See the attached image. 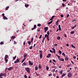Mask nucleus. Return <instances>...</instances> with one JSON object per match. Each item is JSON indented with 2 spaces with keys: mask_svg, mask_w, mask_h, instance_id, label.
Returning <instances> with one entry per match:
<instances>
[{
  "mask_svg": "<svg viewBox=\"0 0 78 78\" xmlns=\"http://www.w3.org/2000/svg\"><path fill=\"white\" fill-rule=\"evenodd\" d=\"M42 50H40L39 51V53H40V59H42Z\"/></svg>",
  "mask_w": 78,
  "mask_h": 78,
  "instance_id": "f257e3e1",
  "label": "nucleus"
},
{
  "mask_svg": "<svg viewBox=\"0 0 78 78\" xmlns=\"http://www.w3.org/2000/svg\"><path fill=\"white\" fill-rule=\"evenodd\" d=\"M25 70L27 72V73H30V68H25Z\"/></svg>",
  "mask_w": 78,
  "mask_h": 78,
  "instance_id": "f03ea898",
  "label": "nucleus"
},
{
  "mask_svg": "<svg viewBox=\"0 0 78 78\" xmlns=\"http://www.w3.org/2000/svg\"><path fill=\"white\" fill-rule=\"evenodd\" d=\"M6 73H1L0 74V77H1V76H6Z\"/></svg>",
  "mask_w": 78,
  "mask_h": 78,
  "instance_id": "7ed1b4c3",
  "label": "nucleus"
},
{
  "mask_svg": "<svg viewBox=\"0 0 78 78\" xmlns=\"http://www.w3.org/2000/svg\"><path fill=\"white\" fill-rule=\"evenodd\" d=\"M28 62L29 66H33V62H31V61H29Z\"/></svg>",
  "mask_w": 78,
  "mask_h": 78,
  "instance_id": "20e7f679",
  "label": "nucleus"
},
{
  "mask_svg": "<svg viewBox=\"0 0 78 78\" xmlns=\"http://www.w3.org/2000/svg\"><path fill=\"white\" fill-rule=\"evenodd\" d=\"M19 62V58H17L16 60H15L14 61V64H16V63H18Z\"/></svg>",
  "mask_w": 78,
  "mask_h": 78,
  "instance_id": "39448f33",
  "label": "nucleus"
},
{
  "mask_svg": "<svg viewBox=\"0 0 78 78\" xmlns=\"http://www.w3.org/2000/svg\"><path fill=\"white\" fill-rule=\"evenodd\" d=\"M2 16H3V19H5V18H6V20H8V18L6 17H5V14H4V13H3L2 14Z\"/></svg>",
  "mask_w": 78,
  "mask_h": 78,
  "instance_id": "423d86ee",
  "label": "nucleus"
},
{
  "mask_svg": "<svg viewBox=\"0 0 78 78\" xmlns=\"http://www.w3.org/2000/svg\"><path fill=\"white\" fill-rule=\"evenodd\" d=\"M72 76V74H71V73L70 72L68 73V76L69 78H70V77H71V76Z\"/></svg>",
  "mask_w": 78,
  "mask_h": 78,
  "instance_id": "0eeeda50",
  "label": "nucleus"
},
{
  "mask_svg": "<svg viewBox=\"0 0 78 78\" xmlns=\"http://www.w3.org/2000/svg\"><path fill=\"white\" fill-rule=\"evenodd\" d=\"M36 27H37L36 25H34V28H32V30H34L35 28H36Z\"/></svg>",
  "mask_w": 78,
  "mask_h": 78,
  "instance_id": "6e6552de",
  "label": "nucleus"
},
{
  "mask_svg": "<svg viewBox=\"0 0 78 78\" xmlns=\"http://www.w3.org/2000/svg\"><path fill=\"white\" fill-rule=\"evenodd\" d=\"M48 27H45L44 29V30H46L47 31V30H48Z\"/></svg>",
  "mask_w": 78,
  "mask_h": 78,
  "instance_id": "1a4fd4ad",
  "label": "nucleus"
},
{
  "mask_svg": "<svg viewBox=\"0 0 78 78\" xmlns=\"http://www.w3.org/2000/svg\"><path fill=\"white\" fill-rule=\"evenodd\" d=\"M27 55H28V54H27V53H25L24 54L23 57H24V58H26V57H27Z\"/></svg>",
  "mask_w": 78,
  "mask_h": 78,
  "instance_id": "9d476101",
  "label": "nucleus"
},
{
  "mask_svg": "<svg viewBox=\"0 0 78 78\" xmlns=\"http://www.w3.org/2000/svg\"><path fill=\"white\" fill-rule=\"evenodd\" d=\"M8 58V55H5L4 58V59H6Z\"/></svg>",
  "mask_w": 78,
  "mask_h": 78,
  "instance_id": "9b49d317",
  "label": "nucleus"
},
{
  "mask_svg": "<svg viewBox=\"0 0 78 78\" xmlns=\"http://www.w3.org/2000/svg\"><path fill=\"white\" fill-rule=\"evenodd\" d=\"M51 56V54H48V55L47 56V58H50V56Z\"/></svg>",
  "mask_w": 78,
  "mask_h": 78,
  "instance_id": "f8f14e48",
  "label": "nucleus"
},
{
  "mask_svg": "<svg viewBox=\"0 0 78 78\" xmlns=\"http://www.w3.org/2000/svg\"><path fill=\"white\" fill-rule=\"evenodd\" d=\"M59 59L60 61H62V62H64V59L63 58H60Z\"/></svg>",
  "mask_w": 78,
  "mask_h": 78,
  "instance_id": "ddd939ff",
  "label": "nucleus"
},
{
  "mask_svg": "<svg viewBox=\"0 0 78 78\" xmlns=\"http://www.w3.org/2000/svg\"><path fill=\"white\" fill-rule=\"evenodd\" d=\"M58 27L59 28V31H61V26H60V25H59Z\"/></svg>",
  "mask_w": 78,
  "mask_h": 78,
  "instance_id": "4468645a",
  "label": "nucleus"
},
{
  "mask_svg": "<svg viewBox=\"0 0 78 78\" xmlns=\"http://www.w3.org/2000/svg\"><path fill=\"white\" fill-rule=\"evenodd\" d=\"M52 22H53V20H51V21L49 22L48 23V24L50 25V24H51V23H52Z\"/></svg>",
  "mask_w": 78,
  "mask_h": 78,
  "instance_id": "2eb2a0df",
  "label": "nucleus"
},
{
  "mask_svg": "<svg viewBox=\"0 0 78 78\" xmlns=\"http://www.w3.org/2000/svg\"><path fill=\"white\" fill-rule=\"evenodd\" d=\"M27 63H26L25 62H24L23 63V64H22V66H26V64Z\"/></svg>",
  "mask_w": 78,
  "mask_h": 78,
  "instance_id": "dca6fc26",
  "label": "nucleus"
},
{
  "mask_svg": "<svg viewBox=\"0 0 78 78\" xmlns=\"http://www.w3.org/2000/svg\"><path fill=\"white\" fill-rule=\"evenodd\" d=\"M74 33H75V32L74 31H71L70 32V34H73Z\"/></svg>",
  "mask_w": 78,
  "mask_h": 78,
  "instance_id": "f3484780",
  "label": "nucleus"
},
{
  "mask_svg": "<svg viewBox=\"0 0 78 78\" xmlns=\"http://www.w3.org/2000/svg\"><path fill=\"white\" fill-rule=\"evenodd\" d=\"M57 40H59V39H61V37L60 36H58L57 37Z\"/></svg>",
  "mask_w": 78,
  "mask_h": 78,
  "instance_id": "a211bd4d",
  "label": "nucleus"
},
{
  "mask_svg": "<svg viewBox=\"0 0 78 78\" xmlns=\"http://www.w3.org/2000/svg\"><path fill=\"white\" fill-rule=\"evenodd\" d=\"M38 68L40 69H41L42 67H41V66L40 65H39Z\"/></svg>",
  "mask_w": 78,
  "mask_h": 78,
  "instance_id": "6ab92c4d",
  "label": "nucleus"
},
{
  "mask_svg": "<svg viewBox=\"0 0 78 78\" xmlns=\"http://www.w3.org/2000/svg\"><path fill=\"white\" fill-rule=\"evenodd\" d=\"M65 76H66V74L63 73L62 75V77H64Z\"/></svg>",
  "mask_w": 78,
  "mask_h": 78,
  "instance_id": "aec40b11",
  "label": "nucleus"
},
{
  "mask_svg": "<svg viewBox=\"0 0 78 78\" xmlns=\"http://www.w3.org/2000/svg\"><path fill=\"white\" fill-rule=\"evenodd\" d=\"M46 69L47 70H49V67L48 66H46Z\"/></svg>",
  "mask_w": 78,
  "mask_h": 78,
  "instance_id": "412c9836",
  "label": "nucleus"
},
{
  "mask_svg": "<svg viewBox=\"0 0 78 78\" xmlns=\"http://www.w3.org/2000/svg\"><path fill=\"white\" fill-rule=\"evenodd\" d=\"M76 27V25H75L74 27H71V29H74L75 28V27Z\"/></svg>",
  "mask_w": 78,
  "mask_h": 78,
  "instance_id": "4be33fe9",
  "label": "nucleus"
},
{
  "mask_svg": "<svg viewBox=\"0 0 78 78\" xmlns=\"http://www.w3.org/2000/svg\"><path fill=\"white\" fill-rule=\"evenodd\" d=\"M35 70H38V67L35 66Z\"/></svg>",
  "mask_w": 78,
  "mask_h": 78,
  "instance_id": "5701e85b",
  "label": "nucleus"
},
{
  "mask_svg": "<svg viewBox=\"0 0 78 78\" xmlns=\"http://www.w3.org/2000/svg\"><path fill=\"white\" fill-rule=\"evenodd\" d=\"M16 57H17V56L16 55L15 56V57H13V59L14 60H15L16 59Z\"/></svg>",
  "mask_w": 78,
  "mask_h": 78,
  "instance_id": "b1692460",
  "label": "nucleus"
},
{
  "mask_svg": "<svg viewBox=\"0 0 78 78\" xmlns=\"http://www.w3.org/2000/svg\"><path fill=\"white\" fill-rule=\"evenodd\" d=\"M71 47H72V48H75V46H73V44H71Z\"/></svg>",
  "mask_w": 78,
  "mask_h": 78,
  "instance_id": "393cba45",
  "label": "nucleus"
},
{
  "mask_svg": "<svg viewBox=\"0 0 78 78\" xmlns=\"http://www.w3.org/2000/svg\"><path fill=\"white\" fill-rule=\"evenodd\" d=\"M9 6H7L5 8V10H8V9H9Z\"/></svg>",
  "mask_w": 78,
  "mask_h": 78,
  "instance_id": "a878e982",
  "label": "nucleus"
},
{
  "mask_svg": "<svg viewBox=\"0 0 78 78\" xmlns=\"http://www.w3.org/2000/svg\"><path fill=\"white\" fill-rule=\"evenodd\" d=\"M65 60H66V61H68L69 60V58H67V57H66V58H65Z\"/></svg>",
  "mask_w": 78,
  "mask_h": 78,
  "instance_id": "bb28decb",
  "label": "nucleus"
},
{
  "mask_svg": "<svg viewBox=\"0 0 78 78\" xmlns=\"http://www.w3.org/2000/svg\"><path fill=\"white\" fill-rule=\"evenodd\" d=\"M59 22V20H58L56 22V25H58V22Z\"/></svg>",
  "mask_w": 78,
  "mask_h": 78,
  "instance_id": "cd10ccee",
  "label": "nucleus"
},
{
  "mask_svg": "<svg viewBox=\"0 0 78 78\" xmlns=\"http://www.w3.org/2000/svg\"><path fill=\"white\" fill-rule=\"evenodd\" d=\"M25 7H27V6H29V5L25 4Z\"/></svg>",
  "mask_w": 78,
  "mask_h": 78,
  "instance_id": "c85d7f7f",
  "label": "nucleus"
},
{
  "mask_svg": "<svg viewBox=\"0 0 78 78\" xmlns=\"http://www.w3.org/2000/svg\"><path fill=\"white\" fill-rule=\"evenodd\" d=\"M63 72V71H62V70L61 71H60L59 72L61 73V75H62V74Z\"/></svg>",
  "mask_w": 78,
  "mask_h": 78,
  "instance_id": "c756f323",
  "label": "nucleus"
},
{
  "mask_svg": "<svg viewBox=\"0 0 78 78\" xmlns=\"http://www.w3.org/2000/svg\"><path fill=\"white\" fill-rule=\"evenodd\" d=\"M0 44H1V45H3V44H4V42L2 41L0 42Z\"/></svg>",
  "mask_w": 78,
  "mask_h": 78,
  "instance_id": "7c9ffc66",
  "label": "nucleus"
},
{
  "mask_svg": "<svg viewBox=\"0 0 78 78\" xmlns=\"http://www.w3.org/2000/svg\"><path fill=\"white\" fill-rule=\"evenodd\" d=\"M5 59V63H7V62H8V59Z\"/></svg>",
  "mask_w": 78,
  "mask_h": 78,
  "instance_id": "2f4dec72",
  "label": "nucleus"
},
{
  "mask_svg": "<svg viewBox=\"0 0 78 78\" xmlns=\"http://www.w3.org/2000/svg\"><path fill=\"white\" fill-rule=\"evenodd\" d=\"M58 51H59V54H61V53H62V52L61 51L59 50Z\"/></svg>",
  "mask_w": 78,
  "mask_h": 78,
  "instance_id": "473e14b6",
  "label": "nucleus"
},
{
  "mask_svg": "<svg viewBox=\"0 0 78 78\" xmlns=\"http://www.w3.org/2000/svg\"><path fill=\"white\" fill-rule=\"evenodd\" d=\"M47 40L48 41H50V38H49V37H47Z\"/></svg>",
  "mask_w": 78,
  "mask_h": 78,
  "instance_id": "72a5a7b5",
  "label": "nucleus"
},
{
  "mask_svg": "<svg viewBox=\"0 0 78 78\" xmlns=\"http://www.w3.org/2000/svg\"><path fill=\"white\" fill-rule=\"evenodd\" d=\"M28 44L29 45H31V41H28Z\"/></svg>",
  "mask_w": 78,
  "mask_h": 78,
  "instance_id": "f704fd0d",
  "label": "nucleus"
},
{
  "mask_svg": "<svg viewBox=\"0 0 78 78\" xmlns=\"http://www.w3.org/2000/svg\"><path fill=\"white\" fill-rule=\"evenodd\" d=\"M15 37H16L12 36L11 38H12V39H15Z\"/></svg>",
  "mask_w": 78,
  "mask_h": 78,
  "instance_id": "c9c22d12",
  "label": "nucleus"
},
{
  "mask_svg": "<svg viewBox=\"0 0 78 78\" xmlns=\"http://www.w3.org/2000/svg\"><path fill=\"white\" fill-rule=\"evenodd\" d=\"M37 27H41V24H38L37 25Z\"/></svg>",
  "mask_w": 78,
  "mask_h": 78,
  "instance_id": "e433bc0d",
  "label": "nucleus"
},
{
  "mask_svg": "<svg viewBox=\"0 0 78 78\" xmlns=\"http://www.w3.org/2000/svg\"><path fill=\"white\" fill-rule=\"evenodd\" d=\"M47 34H48L49 35L50 34V32H49V31H48L47 33Z\"/></svg>",
  "mask_w": 78,
  "mask_h": 78,
  "instance_id": "4c0bfd02",
  "label": "nucleus"
},
{
  "mask_svg": "<svg viewBox=\"0 0 78 78\" xmlns=\"http://www.w3.org/2000/svg\"><path fill=\"white\" fill-rule=\"evenodd\" d=\"M31 42H33V38H32L31 40Z\"/></svg>",
  "mask_w": 78,
  "mask_h": 78,
  "instance_id": "58836bf2",
  "label": "nucleus"
},
{
  "mask_svg": "<svg viewBox=\"0 0 78 78\" xmlns=\"http://www.w3.org/2000/svg\"><path fill=\"white\" fill-rule=\"evenodd\" d=\"M30 49H32L33 48V46H30V47L29 48Z\"/></svg>",
  "mask_w": 78,
  "mask_h": 78,
  "instance_id": "ea45409f",
  "label": "nucleus"
},
{
  "mask_svg": "<svg viewBox=\"0 0 78 78\" xmlns=\"http://www.w3.org/2000/svg\"><path fill=\"white\" fill-rule=\"evenodd\" d=\"M35 73H36V75H37V76H39V74L38 73H37V72H35Z\"/></svg>",
  "mask_w": 78,
  "mask_h": 78,
  "instance_id": "a19ab883",
  "label": "nucleus"
},
{
  "mask_svg": "<svg viewBox=\"0 0 78 78\" xmlns=\"http://www.w3.org/2000/svg\"><path fill=\"white\" fill-rule=\"evenodd\" d=\"M52 49L53 50V51H55L56 50H55V49L53 48H52Z\"/></svg>",
  "mask_w": 78,
  "mask_h": 78,
  "instance_id": "79ce46f5",
  "label": "nucleus"
},
{
  "mask_svg": "<svg viewBox=\"0 0 78 78\" xmlns=\"http://www.w3.org/2000/svg\"><path fill=\"white\" fill-rule=\"evenodd\" d=\"M10 70H12V69H14V67H10Z\"/></svg>",
  "mask_w": 78,
  "mask_h": 78,
  "instance_id": "37998d69",
  "label": "nucleus"
},
{
  "mask_svg": "<svg viewBox=\"0 0 78 78\" xmlns=\"http://www.w3.org/2000/svg\"><path fill=\"white\" fill-rule=\"evenodd\" d=\"M24 76L25 78H27V77H28V76H27L26 75H25Z\"/></svg>",
  "mask_w": 78,
  "mask_h": 78,
  "instance_id": "c03bdc74",
  "label": "nucleus"
},
{
  "mask_svg": "<svg viewBox=\"0 0 78 78\" xmlns=\"http://www.w3.org/2000/svg\"><path fill=\"white\" fill-rule=\"evenodd\" d=\"M40 29H37V31H38V32H39V31H40Z\"/></svg>",
  "mask_w": 78,
  "mask_h": 78,
  "instance_id": "a18cd8bd",
  "label": "nucleus"
},
{
  "mask_svg": "<svg viewBox=\"0 0 78 78\" xmlns=\"http://www.w3.org/2000/svg\"><path fill=\"white\" fill-rule=\"evenodd\" d=\"M62 56H65V54L64 53H63L62 54Z\"/></svg>",
  "mask_w": 78,
  "mask_h": 78,
  "instance_id": "49530a36",
  "label": "nucleus"
},
{
  "mask_svg": "<svg viewBox=\"0 0 78 78\" xmlns=\"http://www.w3.org/2000/svg\"><path fill=\"white\" fill-rule=\"evenodd\" d=\"M62 5L63 7H64V6H65V4H64L62 3Z\"/></svg>",
  "mask_w": 78,
  "mask_h": 78,
  "instance_id": "de8ad7c7",
  "label": "nucleus"
},
{
  "mask_svg": "<svg viewBox=\"0 0 78 78\" xmlns=\"http://www.w3.org/2000/svg\"><path fill=\"white\" fill-rule=\"evenodd\" d=\"M42 36V35H40V36L39 37V38L41 39V38Z\"/></svg>",
  "mask_w": 78,
  "mask_h": 78,
  "instance_id": "09e8293b",
  "label": "nucleus"
},
{
  "mask_svg": "<svg viewBox=\"0 0 78 78\" xmlns=\"http://www.w3.org/2000/svg\"><path fill=\"white\" fill-rule=\"evenodd\" d=\"M24 61H25V60L24 59H23L22 61L21 62L22 63H23V62H24Z\"/></svg>",
  "mask_w": 78,
  "mask_h": 78,
  "instance_id": "8fccbe9b",
  "label": "nucleus"
},
{
  "mask_svg": "<svg viewBox=\"0 0 78 78\" xmlns=\"http://www.w3.org/2000/svg\"><path fill=\"white\" fill-rule=\"evenodd\" d=\"M49 51L51 53H53V51H51V50H50Z\"/></svg>",
  "mask_w": 78,
  "mask_h": 78,
  "instance_id": "3c124183",
  "label": "nucleus"
},
{
  "mask_svg": "<svg viewBox=\"0 0 78 78\" xmlns=\"http://www.w3.org/2000/svg\"><path fill=\"white\" fill-rule=\"evenodd\" d=\"M54 17H55V16H52L51 18V19H53V18H54Z\"/></svg>",
  "mask_w": 78,
  "mask_h": 78,
  "instance_id": "603ef678",
  "label": "nucleus"
},
{
  "mask_svg": "<svg viewBox=\"0 0 78 78\" xmlns=\"http://www.w3.org/2000/svg\"><path fill=\"white\" fill-rule=\"evenodd\" d=\"M47 34H45V38H46V37H47Z\"/></svg>",
  "mask_w": 78,
  "mask_h": 78,
  "instance_id": "864d4df0",
  "label": "nucleus"
},
{
  "mask_svg": "<svg viewBox=\"0 0 78 78\" xmlns=\"http://www.w3.org/2000/svg\"><path fill=\"white\" fill-rule=\"evenodd\" d=\"M53 62H56V60H55V59H53Z\"/></svg>",
  "mask_w": 78,
  "mask_h": 78,
  "instance_id": "5fc2aeb1",
  "label": "nucleus"
},
{
  "mask_svg": "<svg viewBox=\"0 0 78 78\" xmlns=\"http://www.w3.org/2000/svg\"><path fill=\"white\" fill-rule=\"evenodd\" d=\"M60 16L61 17H64V15H61Z\"/></svg>",
  "mask_w": 78,
  "mask_h": 78,
  "instance_id": "6e6d98bb",
  "label": "nucleus"
},
{
  "mask_svg": "<svg viewBox=\"0 0 78 78\" xmlns=\"http://www.w3.org/2000/svg\"><path fill=\"white\" fill-rule=\"evenodd\" d=\"M73 58L74 59H76V56H73Z\"/></svg>",
  "mask_w": 78,
  "mask_h": 78,
  "instance_id": "4d7b16f0",
  "label": "nucleus"
},
{
  "mask_svg": "<svg viewBox=\"0 0 78 78\" xmlns=\"http://www.w3.org/2000/svg\"><path fill=\"white\" fill-rule=\"evenodd\" d=\"M69 17V14H68L67 16V18H68Z\"/></svg>",
  "mask_w": 78,
  "mask_h": 78,
  "instance_id": "13d9d810",
  "label": "nucleus"
},
{
  "mask_svg": "<svg viewBox=\"0 0 78 78\" xmlns=\"http://www.w3.org/2000/svg\"><path fill=\"white\" fill-rule=\"evenodd\" d=\"M16 42L15 41H14V44H16Z\"/></svg>",
  "mask_w": 78,
  "mask_h": 78,
  "instance_id": "bf43d9fd",
  "label": "nucleus"
},
{
  "mask_svg": "<svg viewBox=\"0 0 78 78\" xmlns=\"http://www.w3.org/2000/svg\"><path fill=\"white\" fill-rule=\"evenodd\" d=\"M66 46H67V47H69V44H66Z\"/></svg>",
  "mask_w": 78,
  "mask_h": 78,
  "instance_id": "052dcab7",
  "label": "nucleus"
},
{
  "mask_svg": "<svg viewBox=\"0 0 78 78\" xmlns=\"http://www.w3.org/2000/svg\"><path fill=\"white\" fill-rule=\"evenodd\" d=\"M64 36L65 37H67V35H66V34H64Z\"/></svg>",
  "mask_w": 78,
  "mask_h": 78,
  "instance_id": "680f3d73",
  "label": "nucleus"
},
{
  "mask_svg": "<svg viewBox=\"0 0 78 78\" xmlns=\"http://www.w3.org/2000/svg\"><path fill=\"white\" fill-rule=\"evenodd\" d=\"M53 72H55V69H54V70H52Z\"/></svg>",
  "mask_w": 78,
  "mask_h": 78,
  "instance_id": "e2e57ef3",
  "label": "nucleus"
},
{
  "mask_svg": "<svg viewBox=\"0 0 78 78\" xmlns=\"http://www.w3.org/2000/svg\"><path fill=\"white\" fill-rule=\"evenodd\" d=\"M8 70H9V71L11 70V69H10V68H9L8 69Z\"/></svg>",
  "mask_w": 78,
  "mask_h": 78,
  "instance_id": "0e129e2a",
  "label": "nucleus"
},
{
  "mask_svg": "<svg viewBox=\"0 0 78 78\" xmlns=\"http://www.w3.org/2000/svg\"><path fill=\"white\" fill-rule=\"evenodd\" d=\"M71 62L73 64H74V63L73 62V61H72Z\"/></svg>",
  "mask_w": 78,
  "mask_h": 78,
  "instance_id": "69168bd1",
  "label": "nucleus"
},
{
  "mask_svg": "<svg viewBox=\"0 0 78 78\" xmlns=\"http://www.w3.org/2000/svg\"><path fill=\"white\" fill-rule=\"evenodd\" d=\"M54 45H55V46H57L58 45V44H54Z\"/></svg>",
  "mask_w": 78,
  "mask_h": 78,
  "instance_id": "338daca9",
  "label": "nucleus"
},
{
  "mask_svg": "<svg viewBox=\"0 0 78 78\" xmlns=\"http://www.w3.org/2000/svg\"><path fill=\"white\" fill-rule=\"evenodd\" d=\"M56 78H59V76H56Z\"/></svg>",
  "mask_w": 78,
  "mask_h": 78,
  "instance_id": "774afa93",
  "label": "nucleus"
}]
</instances>
